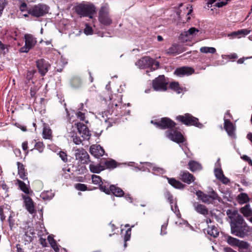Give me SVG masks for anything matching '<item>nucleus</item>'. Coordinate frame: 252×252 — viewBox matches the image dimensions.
I'll return each instance as SVG.
<instances>
[{"label": "nucleus", "instance_id": "nucleus-1", "mask_svg": "<svg viewBox=\"0 0 252 252\" xmlns=\"http://www.w3.org/2000/svg\"><path fill=\"white\" fill-rule=\"evenodd\" d=\"M229 212L230 210H228L227 214L231 219L230 223L231 233L240 238H244L248 235L251 229L245 222L243 217L237 213L230 215L229 213Z\"/></svg>", "mask_w": 252, "mask_h": 252}, {"label": "nucleus", "instance_id": "nucleus-2", "mask_svg": "<svg viewBox=\"0 0 252 252\" xmlns=\"http://www.w3.org/2000/svg\"><path fill=\"white\" fill-rule=\"evenodd\" d=\"M75 10L80 16L89 17L92 19L93 15L95 13L96 7L92 3L84 2L78 4L75 7Z\"/></svg>", "mask_w": 252, "mask_h": 252}, {"label": "nucleus", "instance_id": "nucleus-3", "mask_svg": "<svg viewBox=\"0 0 252 252\" xmlns=\"http://www.w3.org/2000/svg\"><path fill=\"white\" fill-rule=\"evenodd\" d=\"M98 20L99 22L104 26H109L112 20L109 15V7L107 4L101 6L99 11Z\"/></svg>", "mask_w": 252, "mask_h": 252}, {"label": "nucleus", "instance_id": "nucleus-4", "mask_svg": "<svg viewBox=\"0 0 252 252\" xmlns=\"http://www.w3.org/2000/svg\"><path fill=\"white\" fill-rule=\"evenodd\" d=\"M196 195L203 202L207 204L212 203L214 200L220 201L221 200L220 197L213 190L209 195L205 194L200 190H198L196 192Z\"/></svg>", "mask_w": 252, "mask_h": 252}, {"label": "nucleus", "instance_id": "nucleus-5", "mask_svg": "<svg viewBox=\"0 0 252 252\" xmlns=\"http://www.w3.org/2000/svg\"><path fill=\"white\" fill-rule=\"evenodd\" d=\"M176 119L186 125H192L199 128L202 127V125L198 122V119L189 113L185 114L184 115H179Z\"/></svg>", "mask_w": 252, "mask_h": 252}, {"label": "nucleus", "instance_id": "nucleus-6", "mask_svg": "<svg viewBox=\"0 0 252 252\" xmlns=\"http://www.w3.org/2000/svg\"><path fill=\"white\" fill-rule=\"evenodd\" d=\"M141 164H143L142 166L139 167V169L143 171H148V172H153L154 174H163L165 173V170L158 167L155 164L145 162H140Z\"/></svg>", "mask_w": 252, "mask_h": 252}, {"label": "nucleus", "instance_id": "nucleus-7", "mask_svg": "<svg viewBox=\"0 0 252 252\" xmlns=\"http://www.w3.org/2000/svg\"><path fill=\"white\" fill-rule=\"evenodd\" d=\"M151 123L160 129L171 128L175 126V123L167 118H163L160 120H152Z\"/></svg>", "mask_w": 252, "mask_h": 252}, {"label": "nucleus", "instance_id": "nucleus-8", "mask_svg": "<svg viewBox=\"0 0 252 252\" xmlns=\"http://www.w3.org/2000/svg\"><path fill=\"white\" fill-rule=\"evenodd\" d=\"M49 7L44 4L35 5L31 10L30 13L34 16L39 17L48 13Z\"/></svg>", "mask_w": 252, "mask_h": 252}, {"label": "nucleus", "instance_id": "nucleus-9", "mask_svg": "<svg viewBox=\"0 0 252 252\" xmlns=\"http://www.w3.org/2000/svg\"><path fill=\"white\" fill-rule=\"evenodd\" d=\"M25 44L21 47L20 51L21 53H28L30 49L32 48L36 44V38L30 34L25 35Z\"/></svg>", "mask_w": 252, "mask_h": 252}, {"label": "nucleus", "instance_id": "nucleus-10", "mask_svg": "<svg viewBox=\"0 0 252 252\" xmlns=\"http://www.w3.org/2000/svg\"><path fill=\"white\" fill-rule=\"evenodd\" d=\"M165 135L168 138L177 143H183L185 140L181 133L174 129H170L166 131Z\"/></svg>", "mask_w": 252, "mask_h": 252}, {"label": "nucleus", "instance_id": "nucleus-11", "mask_svg": "<svg viewBox=\"0 0 252 252\" xmlns=\"http://www.w3.org/2000/svg\"><path fill=\"white\" fill-rule=\"evenodd\" d=\"M167 84L164 75H159L153 81V87L157 91H164L167 89Z\"/></svg>", "mask_w": 252, "mask_h": 252}, {"label": "nucleus", "instance_id": "nucleus-12", "mask_svg": "<svg viewBox=\"0 0 252 252\" xmlns=\"http://www.w3.org/2000/svg\"><path fill=\"white\" fill-rule=\"evenodd\" d=\"M153 63L154 60L149 57H145L139 59L136 63L135 65L138 66L140 69H145L150 68L151 70H155V68H153Z\"/></svg>", "mask_w": 252, "mask_h": 252}, {"label": "nucleus", "instance_id": "nucleus-13", "mask_svg": "<svg viewBox=\"0 0 252 252\" xmlns=\"http://www.w3.org/2000/svg\"><path fill=\"white\" fill-rule=\"evenodd\" d=\"M201 32L195 28L192 27L188 31H185L181 32L180 38L183 40L187 41L192 38L197 36L201 34Z\"/></svg>", "mask_w": 252, "mask_h": 252}, {"label": "nucleus", "instance_id": "nucleus-14", "mask_svg": "<svg viewBox=\"0 0 252 252\" xmlns=\"http://www.w3.org/2000/svg\"><path fill=\"white\" fill-rule=\"evenodd\" d=\"M216 166L217 167L214 169L215 177L222 184L225 185L227 184L230 182V180L224 175L222 170L220 168L219 159L216 162Z\"/></svg>", "mask_w": 252, "mask_h": 252}, {"label": "nucleus", "instance_id": "nucleus-15", "mask_svg": "<svg viewBox=\"0 0 252 252\" xmlns=\"http://www.w3.org/2000/svg\"><path fill=\"white\" fill-rule=\"evenodd\" d=\"M75 156L76 160L82 163H87L89 161V156L83 149H77L75 151Z\"/></svg>", "mask_w": 252, "mask_h": 252}, {"label": "nucleus", "instance_id": "nucleus-16", "mask_svg": "<svg viewBox=\"0 0 252 252\" xmlns=\"http://www.w3.org/2000/svg\"><path fill=\"white\" fill-rule=\"evenodd\" d=\"M36 67L41 75H44L48 71L50 65L44 59L38 60L36 62Z\"/></svg>", "mask_w": 252, "mask_h": 252}, {"label": "nucleus", "instance_id": "nucleus-17", "mask_svg": "<svg viewBox=\"0 0 252 252\" xmlns=\"http://www.w3.org/2000/svg\"><path fill=\"white\" fill-rule=\"evenodd\" d=\"M77 128L79 134L84 140H89L90 133L88 127L84 124L78 123L76 124Z\"/></svg>", "mask_w": 252, "mask_h": 252}, {"label": "nucleus", "instance_id": "nucleus-18", "mask_svg": "<svg viewBox=\"0 0 252 252\" xmlns=\"http://www.w3.org/2000/svg\"><path fill=\"white\" fill-rule=\"evenodd\" d=\"M24 204L27 211L30 214H33L35 212V206L33 201L29 196L23 195Z\"/></svg>", "mask_w": 252, "mask_h": 252}, {"label": "nucleus", "instance_id": "nucleus-19", "mask_svg": "<svg viewBox=\"0 0 252 252\" xmlns=\"http://www.w3.org/2000/svg\"><path fill=\"white\" fill-rule=\"evenodd\" d=\"M8 216V222L9 226L11 227L12 225L13 224L14 221L11 220V218L14 216V213L11 212L8 208H5L4 209H2L0 207V217L1 221H3L5 219L6 216Z\"/></svg>", "mask_w": 252, "mask_h": 252}, {"label": "nucleus", "instance_id": "nucleus-20", "mask_svg": "<svg viewBox=\"0 0 252 252\" xmlns=\"http://www.w3.org/2000/svg\"><path fill=\"white\" fill-rule=\"evenodd\" d=\"M224 128L230 137L235 138V128L233 124L225 118H224Z\"/></svg>", "mask_w": 252, "mask_h": 252}, {"label": "nucleus", "instance_id": "nucleus-21", "mask_svg": "<svg viewBox=\"0 0 252 252\" xmlns=\"http://www.w3.org/2000/svg\"><path fill=\"white\" fill-rule=\"evenodd\" d=\"M90 153L96 158H99L104 154V149L99 145H92L90 149Z\"/></svg>", "mask_w": 252, "mask_h": 252}, {"label": "nucleus", "instance_id": "nucleus-22", "mask_svg": "<svg viewBox=\"0 0 252 252\" xmlns=\"http://www.w3.org/2000/svg\"><path fill=\"white\" fill-rule=\"evenodd\" d=\"M193 72L194 69L192 68L184 66L177 68L174 71V74L177 76L182 77L184 75H189L192 74Z\"/></svg>", "mask_w": 252, "mask_h": 252}, {"label": "nucleus", "instance_id": "nucleus-23", "mask_svg": "<svg viewBox=\"0 0 252 252\" xmlns=\"http://www.w3.org/2000/svg\"><path fill=\"white\" fill-rule=\"evenodd\" d=\"M250 32V30L247 29H242L228 34L227 37H229L230 39H233L235 38H240L243 36L248 35Z\"/></svg>", "mask_w": 252, "mask_h": 252}, {"label": "nucleus", "instance_id": "nucleus-24", "mask_svg": "<svg viewBox=\"0 0 252 252\" xmlns=\"http://www.w3.org/2000/svg\"><path fill=\"white\" fill-rule=\"evenodd\" d=\"M180 177L182 181L188 184H190L194 180L193 176L187 171H181Z\"/></svg>", "mask_w": 252, "mask_h": 252}, {"label": "nucleus", "instance_id": "nucleus-25", "mask_svg": "<svg viewBox=\"0 0 252 252\" xmlns=\"http://www.w3.org/2000/svg\"><path fill=\"white\" fill-rule=\"evenodd\" d=\"M193 206L195 211L204 216H206L209 213L207 208L204 205L199 204L198 202H193Z\"/></svg>", "mask_w": 252, "mask_h": 252}, {"label": "nucleus", "instance_id": "nucleus-26", "mask_svg": "<svg viewBox=\"0 0 252 252\" xmlns=\"http://www.w3.org/2000/svg\"><path fill=\"white\" fill-rule=\"evenodd\" d=\"M164 177L168 180V183L174 188L178 189H181L184 188V185L180 181L175 180L174 178H170L166 176Z\"/></svg>", "mask_w": 252, "mask_h": 252}, {"label": "nucleus", "instance_id": "nucleus-27", "mask_svg": "<svg viewBox=\"0 0 252 252\" xmlns=\"http://www.w3.org/2000/svg\"><path fill=\"white\" fill-rule=\"evenodd\" d=\"M111 193L117 197H122L124 195V191L120 188L114 185L110 186Z\"/></svg>", "mask_w": 252, "mask_h": 252}, {"label": "nucleus", "instance_id": "nucleus-28", "mask_svg": "<svg viewBox=\"0 0 252 252\" xmlns=\"http://www.w3.org/2000/svg\"><path fill=\"white\" fill-rule=\"evenodd\" d=\"M89 168L90 171L94 173H99L104 170V167L99 164L91 163Z\"/></svg>", "mask_w": 252, "mask_h": 252}, {"label": "nucleus", "instance_id": "nucleus-29", "mask_svg": "<svg viewBox=\"0 0 252 252\" xmlns=\"http://www.w3.org/2000/svg\"><path fill=\"white\" fill-rule=\"evenodd\" d=\"M110 186L109 183L103 180L102 183L99 186V189L102 191L109 194L111 193Z\"/></svg>", "mask_w": 252, "mask_h": 252}, {"label": "nucleus", "instance_id": "nucleus-30", "mask_svg": "<svg viewBox=\"0 0 252 252\" xmlns=\"http://www.w3.org/2000/svg\"><path fill=\"white\" fill-rule=\"evenodd\" d=\"M179 46L177 44H173L170 48L165 51V54L168 55H172L179 53Z\"/></svg>", "mask_w": 252, "mask_h": 252}, {"label": "nucleus", "instance_id": "nucleus-31", "mask_svg": "<svg viewBox=\"0 0 252 252\" xmlns=\"http://www.w3.org/2000/svg\"><path fill=\"white\" fill-rule=\"evenodd\" d=\"M236 247L238 248L239 252H241L242 251L248 250L249 248L250 245L246 241L239 240Z\"/></svg>", "mask_w": 252, "mask_h": 252}, {"label": "nucleus", "instance_id": "nucleus-32", "mask_svg": "<svg viewBox=\"0 0 252 252\" xmlns=\"http://www.w3.org/2000/svg\"><path fill=\"white\" fill-rule=\"evenodd\" d=\"M224 240L230 246L236 247L239 239L233 238L229 235L224 236Z\"/></svg>", "mask_w": 252, "mask_h": 252}, {"label": "nucleus", "instance_id": "nucleus-33", "mask_svg": "<svg viewBox=\"0 0 252 252\" xmlns=\"http://www.w3.org/2000/svg\"><path fill=\"white\" fill-rule=\"evenodd\" d=\"M17 164L18 166V174L20 176V177L23 180L27 179V178L26 177L25 168L23 164L20 162H17Z\"/></svg>", "mask_w": 252, "mask_h": 252}, {"label": "nucleus", "instance_id": "nucleus-34", "mask_svg": "<svg viewBox=\"0 0 252 252\" xmlns=\"http://www.w3.org/2000/svg\"><path fill=\"white\" fill-rule=\"evenodd\" d=\"M189 169L192 172L201 169V165L198 162L195 161H190L189 163Z\"/></svg>", "mask_w": 252, "mask_h": 252}, {"label": "nucleus", "instance_id": "nucleus-35", "mask_svg": "<svg viewBox=\"0 0 252 252\" xmlns=\"http://www.w3.org/2000/svg\"><path fill=\"white\" fill-rule=\"evenodd\" d=\"M54 195V193L52 190H48L42 192L40 197L44 200H50L53 198Z\"/></svg>", "mask_w": 252, "mask_h": 252}, {"label": "nucleus", "instance_id": "nucleus-36", "mask_svg": "<svg viewBox=\"0 0 252 252\" xmlns=\"http://www.w3.org/2000/svg\"><path fill=\"white\" fill-rule=\"evenodd\" d=\"M237 197L238 202L240 204H244L250 201V198L246 193H241Z\"/></svg>", "mask_w": 252, "mask_h": 252}, {"label": "nucleus", "instance_id": "nucleus-37", "mask_svg": "<svg viewBox=\"0 0 252 252\" xmlns=\"http://www.w3.org/2000/svg\"><path fill=\"white\" fill-rule=\"evenodd\" d=\"M241 212L246 217L252 215V210L249 204H246L240 209Z\"/></svg>", "mask_w": 252, "mask_h": 252}, {"label": "nucleus", "instance_id": "nucleus-38", "mask_svg": "<svg viewBox=\"0 0 252 252\" xmlns=\"http://www.w3.org/2000/svg\"><path fill=\"white\" fill-rule=\"evenodd\" d=\"M170 87L171 89L175 91L177 94H181L183 91V88L179 86L178 82H172L170 84Z\"/></svg>", "mask_w": 252, "mask_h": 252}, {"label": "nucleus", "instance_id": "nucleus-39", "mask_svg": "<svg viewBox=\"0 0 252 252\" xmlns=\"http://www.w3.org/2000/svg\"><path fill=\"white\" fill-rule=\"evenodd\" d=\"M71 85L74 88H78L82 85V81L80 78L75 77L71 80Z\"/></svg>", "mask_w": 252, "mask_h": 252}, {"label": "nucleus", "instance_id": "nucleus-40", "mask_svg": "<svg viewBox=\"0 0 252 252\" xmlns=\"http://www.w3.org/2000/svg\"><path fill=\"white\" fill-rule=\"evenodd\" d=\"M207 233L209 235L214 237H217L219 235V231L215 226H208Z\"/></svg>", "mask_w": 252, "mask_h": 252}, {"label": "nucleus", "instance_id": "nucleus-41", "mask_svg": "<svg viewBox=\"0 0 252 252\" xmlns=\"http://www.w3.org/2000/svg\"><path fill=\"white\" fill-rule=\"evenodd\" d=\"M48 241L50 244L52 248L54 249L55 252H59V248L56 242L51 236H48Z\"/></svg>", "mask_w": 252, "mask_h": 252}, {"label": "nucleus", "instance_id": "nucleus-42", "mask_svg": "<svg viewBox=\"0 0 252 252\" xmlns=\"http://www.w3.org/2000/svg\"><path fill=\"white\" fill-rule=\"evenodd\" d=\"M43 137L46 139H50L52 137V130L50 128L44 127L42 132Z\"/></svg>", "mask_w": 252, "mask_h": 252}, {"label": "nucleus", "instance_id": "nucleus-43", "mask_svg": "<svg viewBox=\"0 0 252 252\" xmlns=\"http://www.w3.org/2000/svg\"><path fill=\"white\" fill-rule=\"evenodd\" d=\"M104 164L107 168L113 169L117 166L116 161L113 159L107 160L105 161Z\"/></svg>", "mask_w": 252, "mask_h": 252}, {"label": "nucleus", "instance_id": "nucleus-44", "mask_svg": "<svg viewBox=\"0 0 252 252\" xmlns=\"http://www.w3.org/2000/svg\"><path fill=\"white\" fill-rule=\"evenodd\" d=\"M200 51L203 53L214 54L216 52V49L214 47H202L200 49Z\"/></svg>", "mask_w": 252, "mask_h": 252}, {"label": "nucleus", "instance_id": "nucleus-45", "mask_svg": "<svg viewBox=\"0 0 252 252\" xmlns=\"http://www.w3.org/2000/svg\"><path fill=\"white\" fill-rule=\"evenodd\" d=\"M17 182L20 189L25 193L28 194L29 193V189L26 184L20 180H18Z\"/></svg>", "mask_w": 252, "mask_h": 252}, {"label": "nucleus", "instance_id": "nucleus-46", "mask_svg": "<svg viewBox=\"0 0 252 252\" xmlns=\"http://www.w3.org/2000/svg\"><path fill=\"white\" fill-rule=\"evenodd\" d=\"M92 179L93 184L95 185H98L99 186H100L103 182L99 176L95 175H93L92 176Z\"/></svg>", "mask_w": 252, "mask_h": 252}, {"label": "nucleus", "instance_id": "nucleus-47", "mask_svg": "<svg viewBox=\"0 0 252 252\" xmlns=\"http://www.w3.org/2000/svg\"><path fill=\"white\" fill-rule=\"evenodd\" d=\"M19 1V8L21 11H25L27 9L26 1L28 0H17Z\"/></svg>", "mask_w": 252, "mask_h": 252}, {"label": "nucleus", "instance_id": "nucleus-48", "mask_svg": "<svg viewBox=\"0 0 252 252\" xmlns=\"http://www.w3.org/2000/svg\"><path fill=\"white\" fill-rule=\"evenodd\" d=\"M35 72H36V71L35 69H32L31 70H28L26 76V78L27 80L26 81L29 82L30 80H31Z\"/></svg>", "mask_w": 252, "mask_h": 252}, {"label": "nucleus", "instance_id": "nucleus-49", "mask_svg": "<svg viewBox=\"0 0 252 252\" xmlns=\"http://www.w3.org/2000/svg\"><path fill=\"white\" fill-rule=\"evenodd\" d=\"M118 97L120 99L121 101H118V102H115V100H113L112 102V105H115L116 107H117L120 106V108L122 109L125 107L126 104H125L122 106V103L121 102L122 96L121 95H119V96H118Z\"/></svg>", "mask_w": 252, "mask_h": 252}, {"label": "nucleus", "instance_id": "nucleus-50", "mask_svg": "<svg viewBox=\"0 0 252 252\" xmlns=\"http://www.w3.org/2000/svg\"><path fill=\"white\" fill-rule=\"evenodd\" d=\"M84 32L86 35H91L93 33L92 28L90 27L88 24L85 25V28L84 30Z\"/></svg>", "mask_w": 252, "mask_h": 252}, {"label": "nucleus", "instance_id": "nucleus-51", "mask_svg": "<svg viewBox=\"0 0 252 252\" xmlns=\"http://www.w3.org/2000/svg\"><path fill=\"white\" fill-rule=\"evenodd\" d=\"M35 148L40 153L43 152L44 149V145L42 142H38L35 144Z\"/></svg>", "mask_w": 252, "mask_h": 252}, {"label": "nucleus", "instance_id": "nucleus-52", "mask_svg": "<svg viewBox=\"0 0 252 252\" xmlns=\"http://www.w3.org/2000/svg\"><path fill=\"white\" fill-rule=\"evenodd\" d=\"M76 116L80 121H84L86 123H88V121H85V113L81 111H78L76 113Z\"/></svg>", "mask_w": 252, "mask_h": 252}, {"label": "nucleus", "instance_id": "nucleus-53", "mask_svg": "<svg viewBox=\"0 0 252 252\" xmlns=\"http://www.w3.org/2000/svg\"><path fill=\"white\" fill-rule=\"evenodd\" d=\"M75 188L81 191H85L87 189L86 185L83 184L78 183L75 185Z\"/></svg>", "mask_w": 252, "mask_h": 252}, {"label": "nucleus", "instance_id": "nucleus-54", "mask_svg": "<svg viewBox=\"0 0 252 252\" xmlns=\"http://www.w3.org/2000/svg\"><path fill=\"white\" fill-rule=\"evenodd\" d=\"M170 205L172 211L174 212V213L178 217H180L181 214L180 213L177 205L176 204L173 205L172 204Z\"/></svg>", "mask_w": 252, "mask_h": 252}, {"label": "nucleus", "instance_id": "nucleus-55", "mask_svg": "<svg viewBox=\"0 0 252 252\" xmlns=\"http://www.w3.org/2000/svg\"><path fill=\"white\" fill-rule=\"evenodd\" d=\"M229 0H218L217 3H215V6L218 7H221L224 5H225Z\"/></svg>", "mask_w": 252, "mask_h": 252}, {"label": "nucleus", "instance_id": "nucleus-56", "mask_svg": "<svg viewBox=\"0 0 252 252\" xmlns=\"http://www.w3.org/2000/svg\"><path fill=\"white\" fill-rule=\"evenodd\" d=\"M8 51L6 46L0 41V53L5 55Z\"/></svg>", "mask_w": 252, "mask_h": 252}, {"label": "nucleus", "instance_id": "nucleus-57", "mask_svg": "<svg viewBox=\"0 0 252 252\" xmlns=\"http://www.w3.org/2000/svg\"><path fill=\"white\" fill-rule=\"evenodd\" d=\"M131 228H129L126 231L124 237V240L125 242H127L130 240L131 236Z\"/></svg>", "mask_w": 252, "mask_h": 252}, {"label": "nucleus", "instance_id": "nucleus-58", "mask_svg": "<svg viewBox=\"0 0 252 252\" xmlns=\"http://www.w3.org/2000/svg\"><path fill=\"white\" fill-rule=\"evenodd\" d=\"M165 196L167 199L168 200V201L170 202V204H173V197L172 195L168 191H167L165 194Z\"/></svg>", "mask_w": 252, "mask_h": 252}, {"label": "nucleus", "instance_id": "nucleus-59", "mask_svg": "<svg viewBox=\"0 0 252 252\" xmlns=\"http://www.w3.org/2000/svg\"><path fill=\"white\" fill-rule=\"evenodd\" d=\"M71 140L76 145H79L82 143V140L76 135L73 137Z\"/></svg>", "mask_w": 252, "mask_h": 252}, {"label": "nucleus", "instance_id": "nucleus-60", "mask_svg": "<svg viewBox=\"0 0 252 252\" xmlns=\"http://www.w3.org/2000/svg\"><path fill=\"white\" fill-rule=\"evenodd\" d=\"M6 4L5 1L0 0V17L1 16L3 9Z\"/></svg>", "mask_w": 252, "mask_h": 252}, {"label": "nucleus", "instance_id": "nucleus-61", "mask_svg": "<svg viewBox=\"0 0 252 252\" xmlns=\"http://www.w3.org/2000/svg\"><path fill=\"white\" fill-rule=\"evenodd\" d=\"M75 135H76V134L75 133V132L73 130H71L70 132H68L66 135V137L67 138V139L68 140H71L74 137Z\"/></svg>", "mask_w": 252, "mask_h": 252}, {"label": "nucleus", "instance_id": "nucleus-62", "mask_svg": "<svg viewBox=\"0 0 252 252\" xmlns=\"http://www.w3.org/2000/svg\"><path fill=\"white\" fill-rule=\"evenodd\" d=\"M167 226V223H164L163 225H162L161 227L160 235H165L167 233V232L166 231Z\"/></svg>", "mask_w": 252, "mask_h": 252}, {"label": "nucleus", "instance_id": "nucleus-63", "mask_svg": "<svg viewBox=\"0 0 252 252\" xmlns=\"http://www.w3.org/2000/svg\"><path fill=\"white\" fill-rule=\"evenodd\" d=\"M59 155L60 157L61 158V159L63 161H67V155L65 153H64L63 152H60Z\"/></svg>", "mask_w": 252, "mask_h": 252}, {"label": "nucleus", "instance_id": "nucleus-64", "mask_svg": "<svg viewBox=\"0 0 252 252\" xmlns=\"http://www.w3.org/2000/svg\"><path fill=\"white\" fill-rule=\"evenodd\" d=\"M217 0H209L207 3L208 6H209L210 5V7L212 6V5L213 6H215V3H217Z\"/></svg>", "mask_w": 252, "mask_h": 252}]
</instances>
